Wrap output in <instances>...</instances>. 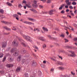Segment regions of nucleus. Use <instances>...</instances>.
<instances>
[{
  "mask_svg": "<svg viewBox=\"0 0 77 77\" xmlns=\"http://www.w3.org/2000/svg\"><path fill=\"white\" fill-rule=\"evenodd\" d=\"M21 35L22 36H23V38H25L26 40L27 41H31V38L30 37L28 36H26L25 35H23V34H22Z\"/></svg>",
  "mask_w": 77,
  "mask_h": 77,
  "instance_id": "1",
  "label": "nucleus"
},
{
  "mask_svg": "<svg viewBox=\"0 0 77 77\" xmlns=\"http://www.w3.org/2000/svg\"><path fill=\"white\" fill-rule=\"evenodd\" d=\"M70 52L71 54H69L68 56H71V57H76L77 56V55L75 54L74 52H72V51H70Z\"/></svg>",
  "mask_w": 77,
  "mask_h": 77,
  "instance_id": "2",
  "label": "nucleus"
},
{
  "mask_svg": "<svg viewBox=\"0 0 77 77\" xmlns=\"http://www.w3.org/2000/svg\"><path fill=\"white\" fill-rule=\"evenodd\" d=\"M38 1L34 0V4L32 5V6L34 8H37L38 7V5H36V4L37 3V2H38Z\"/></svg>",
  "mask_w": 77,
  "mask_h": 77,
  "instance_id": "3",
  "label": "nucleus"
},
{
  "mask_svg": "<svg viewBox=\"0 0 77 77\" xmlns=\"http://www.w3.org/2000/svg\"><path fill=\"white\" fill-rule=\"evenodd\" d=\"M19 53L20 52L18 51H15L13 55L14 56H17L19 54Z\"/></svg>",
  "mask_w": 77,
  "mask_h": 77,
  "instance_id": "4",
  "label": "nucleus"
},
{
  "mask_svg": "<svg viewBox=\"0 0 77 77\" xmlns=\"http://www.w3.org/2000/svg\"><path fill=\"white\" fill-rule=\"evenodd\" d=\"M69 1V0H66L65 1V2H66V5L68 6H70L71 4V2H70Z\"/></svg>",
  "mask_w": 77,
  "mask_h": 77,
  "instance_id": "5",
  "label": "nucleus"
},
{
  "mask_svg": "<svg viewBox=\"0 0 77 77\" xmlns=\"http://www.w3.org/2000/svg\"><path fill=\"white\" fill-rule=\"evenodd\" d=\"M32 65L33 67H35V66H36V63L33 61H32Z\"/></svg>",
  "mask_w": 77,
  "mask_h": 77,
  "instance_id": "6",
  "label": "nucleus"
},
{
  "mask_svg": "<svg viewBox=\"0 0 77 77\" xmlns=\"http://www.w3.org/2000/svg\"><path fill=\"white\" fill-rule=\"evenodd\" d=\"M23 23H24L25 24H34V23H32V22H28V21H24V22H23Z\"/></svg>",
  "mask_w": 77,
  "mask_h": 77,
  "instance_id": "7",
  "label": "nucleus"
},
{
  "mask_svg": "<svg viewBox=\"0 0 77 77\" xmlns=\"http://www.w3.org/2000/svg\"><path fill=\"white\" fill-rule=\"evenodd\" d=\"M55 64H57V65H63V63H62V62L57 61L55 63Z\"/></svg>",
  "mask_w": 77,
  "mask_h": 77,
  "instance_id": "8",
  "label": "nucleus"
},
{
  "mask_svg": "<svg viewBox=\"0 0 77 77\" xmlns=\"http://www.w3.org/2000/svg\"><path fill=\"white\" fill-rule=\"evenodd\" d=\"M13 65L12 64H7L6 65V66L8 67V68H11V67H12Z\"/></svg>",
  "mask_w": 77,
  "mask_h": 77,
  "instance_id": "9",
  "label": "nucleus"
},
{
  "mask_svg": "<svg viewBox=\"0 0 77 77\" xmlns=\"http://www.w3.org/2000/svg\"><path fill=\"white\" fill-rule=\"evenodd\" d=\"M71 75H61V77H70Z\"/></svg>",
  "mask_w": 77,
  "mask_h": 77,
  "instance_id": "10",
  "label": "nucleus"
},
{
  "mask_svg": "<svg viewBox=\"0 0 77 77\" xmlns=\"http://www.w3.org/2000/svg\"><path fill=\"white\" fill-rule=\"evenodd\" d=\"M21 70V67H18L16 70V71L17 72H19Z\"/></svg>",
  "mask_w": 77,
  "mask_h": 77,
  "instance_id": "11",
  "label": "nucleus"
},
{
  "mask_svg": "<svg viewBox=\"0 0 77 77\" xmlns=\"http://www.w3.org/2000/svg\"><path fill=\"white\" fill-rule=\"evenodd\" d=\"M6 42H4L2 45V48H5V47H6Z\"/></svg>",
  "mask_w": 77,
  "mask_h": 77,
  "instance_id": "12",
  "label": "nucleus"
},
{
  "mask_svg": "<svg viewBox=\"0 0 77 77\" xmlns=\"http://www.w3.org/2000/svg\"><path fill=\"white\" fill-rule=\"evenodd\" d=\"M39 39H40L41 41H45V39H44V38L42 37H39Z\"/></svg>",
  "mask_w": 77,
  "mask_h": 77,
  "instance_id": "13",
  "label": "nucleus"
},
{
  "mask_svg": "<svg viewBox=\"0 0 77 77\" xmlns=\"http://www.w3.org/2000/svg\"><path fill=\"white\" fill-rule=\"evenodd\" d=\"M65 6V4H63L61 5V7H60L59 8V10H62V8H63V7Z\"/></svg>",
  "mask_w": 77,
  "mask_h": 77,
  "instance_id": "14",
  "label": "nucleus"
},
{
  "mask_svg": "<svg viewBox=\"0 0 77 77\" xmlns=\"http://www.w3.org/2000/svg\"><path fill=\"white\" fill-rule=\"evenodd\" d=\"M12 43L13 44H14V45H16V46H18V43H17V42L14 41Z\"/></svg>",
  "mask_w": 77,
  "mask_h": 77,
  "instance_id": "15",
  "label": "nucleus"
},
{
  "mask_svg": "<svg viewBox=\"0 0 77 77\" xmlns=\"http://www.w3.org/2000/svg\"><path fill=\"white\" fill-rule=\"evenodd\" d=\"M4 28L5 29H6V30H11V29L9 28H8V27H7V26H4Z\"/></svg>",
  "mask_w": 77,
  "mask_h": 77,
  "instance_id": "16",
  "label": "nucleus"
},
{
  "mask_svg": "<svg viewBox=\"0 0 77 77\" xmlns=\"http://www.w3.org/2000/svg\"><path fill=\"white\" fill-rule=\"evenodd\" d=\"M43 30L44 31V32H48V29H47L46 28L43 27Z\"/></svg>",
  "mask_w": 77,
  "mask_h": 77,
  "instance_id": "17",
  "label": "nucleus"
},
{
  "mask_svg": "<svg viewBox=\"0 0 77 77\" xmlns=\"http://www.w3.org/2000/svg\"><path fill=\"white\" fill-rule=\"evenodd\" d=\"M0 13H1V14H4V10H3L2 9H0Z\"/></svg>",
  "mask_w": 77,
  "mask_h": 77,
  "instance_id": "18",
  "label": "nucleus"
},
{
  "mask_svg": "<svg viewBox=\"0 0 77 77\" xmlns=\"http://www.w3.org/2000/svg\"><path fill=\"white\" fill-rule=\"evenodd\" d=\"M49 14L50 15H53V11H49Z\"/></svg>",
  "mask_w": 77,
  "mask_h": 77,
  "instance_id": "19",
  "label": "nucleus"
},
{
  "mask_svg": "<svg viewBox=\"0 0 77 77\" xmlns=\"http://www.w3.org/2000/svg\"><path fill=\"white\" fill-rule=\"evenodd\" d=\"M26 50H23L21 51V53L22 54H24L25 53H26Z\"/></svg>",
  "mask_w": 77,
  "mask_h": 77,
  "instance_id": "20",
  "label": "nucleus"
},
{
  "mask_svg": "<svg viewBox=\"0 0 77 77\" xmlns=\"http://www.w3.org/2000/svg\"><path fill=\"white\" fill-rule=\"evenodd\" d=\"M22 62L23 63H24V62H27V60L26 59H23L22 60Z\"/></svg>",
  "mask_w": 77,
  "mask_h": 77,
  "instance_id": "21",
  "label": "nucleus"
},
{
  "mask_svg": "<svg viewBox=\"0 0 77 77\" xmlns=\"http://www.w3.org/2000/svg\"><path fill=\"white\" fill-rule=\"evenodd\" d=\"M38 75L39 76H41V71H38Z\"/></svg>",
  "mask_w": 77,
  "mask_h": 77,
  "instance_id": "22",
  "label": "nucleus"
},
{
  "mask_svg": "<svg viewBox=\"0 0 77 77\" xmlns=\"http://www.w3.org/2000/svg\"><path fill=\"white\" fill-rule=\"evenodd\" d=\"M51 59L53 61H54V62H55V63H56V62H57V60H56L55 59H54L53 58H51Z\"/></svg>",
  "mask_w": 77,
  "mask_h": 77,
  "instance_id": "23",
  "label": "nucleus"
},
{
  "mask_svg": "<svg viewBox=\"0 0 77 77\" xmlns=\"http://www.w3.org/2000/svg\"><path fill=\"white\" fill-rule=\"evenodd\" d=\"M24 75L25 77H29V75L28 73H25L24 74Z\"/></svg>",
  "mask_w": 77,
  "mask_h": 77,
  "instance_id": "24",
  "label": "nucleus"
},
{
  "mask_svg": "<svg viewBox=\"0 0 77 77\" xmlns=\"http://www.w3.org/2000/svg\"><path fill=\"white\" fill-rule=\"evenodd\" d=\"M17 59L18 61H20V60H21V56H20L18 57Z\"/></svg>",
  "mask_w": 77,
  "mask_h": 77,
  "instance_id": "25",
  "label": "nucleus"
},
{
  "mask_svg": "<svg viewBox=\"0 0 77 77\" xmlns=\"http://www.w3.org/2000/svg\"><path fill=\"white\" fill-rule=\"evenodd\" d=\"M28 20H29V21H34V20H34V19H33L32 18H28Z\"/></svg>",
  "mask_w": 77,
  "mask_h": 77,
  "instance_id": "26",
  "label": "nucleus"
},
{
  "mask_svg": "<svg viewBox=\"0 0 77 77\" xmlns=\"http://www.w3.org/2000/svg\"><path fill=\"white\" fill-rule=\"evenodd\" d=\"M15 51V50H14V49L12 48L11 49V52L12 53H13Z\"/></svg>",
  "mask_w": 77,
  "mask_h": 77,
  "instance_id": "27",
  "label": "nucleus"
},
{
  "mask_svg": "<svg viewBox=\"0 0 77 77\" xmlns=\"http://www.w3.org/2000/svg\"><path fill=\"white\" fill-rule=\"evenodd\" d=\"M7 4L8 6H12V4L8 2H7Z\"/></svg>",
  "mask_w": 77,
  "mask_h": 77,
  "instance_id": "28",
  "label": "nucleus"
},
{
  "mask_svg": "<svg viewBox=\"0 0 77 77\" xmlns=\"http://www.w3.org/2000/svg\"><path fill=\"white\" fill-rule=\"evenodd\" d=\"M13 17H18V15H17V14H15L13 15Z\"/></svg>",
  "mask_w": 77,
  "mask_h": 77,
  "instance_id": "29",
  "label": "nucleus"
},
{
  "mask_svg": "<svg viewBox=\"0 0 77 77\" xmlns=\"http://www.w3.org/2000/svg\"><path fill=\"white\" fill-rule=\"evenodd\" d=\"M58 68L59 69H61V70H63V69H64V68L61 67H58Z\"/></svg>",
  "mask_w": 77,
  "mask_h": 77,
  "instance_id": "30",
  "label": "nucleus"
},
{
  "mask_svg": "<svg viewBox=\"0 0 77 77\" xmlns=\"http://www.w3.org/2000/svg\"><path fill=\"white\" fill-rule=\"evenodd\" d=\"M3 23H4L5 24H10L9 22L3 21Z\"/></svg>",
  "mask_w": 77,
  "mask_h": 77,
  "instance_id": "31",
  "label": "nucleus"
},
{
  "mask_svg": "<svg viewBox=\"0 0 77 77\" xmlns=\"http://www.w3.org/2000/svg\"><path fill=\"white\" fill-rule=\"evenodd\" d=\"M22 7H23V6H22V5H21V4H19L18 5L19 8H22Z\"/></svg>",
  "mask_w": 77,
  "mask_h": 77,
  "instance_id": "32",
  "label": "nucleus"
},
{
  "mask_svg": "<svg viewBox=\"0 0 77 77\" xmlns=\"http://www.w3.org/2000/svg\"><path fill=\"white\" fill-rule=\"evenodd\" d=\"M21 44H22V45H23V46H24V47H27V45H25V44H24V43L23 42H22Z\"/></svg>",
  "mask_w": 77,
  "mask_h": 77,
  "instance_id": "33",
  "label": "nucleus"
},
{
  "mask_svg": "<svg viewBox=\"0 0 77 77\" xmlns=\"http://www.w3.org/2000/svg\"><path fill=\"white\" fill-rule=\"evenodd\" d=\"M6 57H4L3 58V60L2 61L3 62H5V60H6Z\"/></svg>",
  "mask_w": 77,
  "mask_h": 77,
  "instance_id": "34",
  "label": "nucleus"
},
{
  "mask_svg": "<svg viewBox=\"0 0 77 77\" xmlns=\"http://www.w3.org/2000/svg\"><path fill=\"white\" fill-rule=\"evenodd\" d=\"M26 6L27 7L29 8H31V6L30 5H29L27 4H26Z\"/></svg>",
  "mask_w": 77,
  "mask_h": 77,
  "instance_id": "35",
  "label": "nucleus"
},
{
  "mask_svg": "<svg viewBox=\"0 0 77 77\" xmlns=\"http://www.w3.org/2000/svg\"><path fill=\"white\" fill-rule=\"evenodd\" d=\"M30 10L31 11H32V12H36L35 10L33 9H30Z\"/></svg>",
  "mask_w": 77,
  "mask_h": 77,
  "instance_id": "36",
  "label": "nucleus"
},
{
  "mask_svg": "<svg viewBox=\"0 0 77 77\" xmlns=\"http://www.w3.org/2000/svg\"><path fill=\"white\" fill-rule=\"evenodd\" d=\"M23 3H24L25 4H26L27 3V2L25 1V0H23L22 2Z\"/></svg>",
  "mask_w": 77,
  "mask_h": 77,
  "instance_id": "37",
  "label": "nucleus"
},
{
  "mask_svg": "<svg viewBox=\"0 0 77 77\" xmlns=\"http://www.w3.org/2000/svg\"><path fill=\"white\" fill-rule=\"evenodd\" d=\"M51 0H48V1H47V3H51Z\"/></svg>",
  "mask_w": 77,
  "mask_h": 77,
  "instance_id": "38",
  "label": "nucleus"
},
{
  "mask_svg": "<svg viewBox=\"0 0 77 77\" xmlns=\"http://www.w3.org/2000/svg\"><path fill=\"white\" fill-rule=\"evenodd\" d=\"M33 47L34 48H36V49H37V50H38V47H37V46H33Z\"/></svg>",
  "mask_w": 77,
  "mask_h": 77,
  "instance_id": "39",
  "label": "nucleus"
},
{
  "mask_svg": "<svg viewBox=\"0 0 77 77\" xmlns=\"http://www.w3.org/2000/svg\"><path fill=\"white\" fill-rule=\"evenodd\" d=\"M3 56V54L1 53L0 55V58H2Z\"/></svg>",
  "mask_w": 77,
  "mask_h": 77,
  "instance_id": "40",
  "label": "nucleus"
},
{
  "mask_svg": "<svg viewBox=\"0 0 77 77\" xmlns=\"http://www.w3.org/2000/svg\"><path fill=\"white\" fill-rule=\"evenodd\" d=\"M71 74L73 75H74L75 74V73L74 72H71Z\"/></svg>",
  "mask_w": 77,
  "mask_h": 77,
  "instance_id": "41",
  "label": "nucleus"
},
{
  "mask_svg": "<svg viewBox=\"0 0 77 77\" xmlns=\"http://www.w3.org/2000/svg\"><path fill=\"white\" fill-rule=\"evenodd\" d=\"M60 37H62V38H64L65 37V35L63 34H61L60 35Z\"/></svg>",
  "mask_w": 77,
  "mask_h": 77,
  "instance_id": "42",
  "label": "nucleus"
},
{
  "mask_svg": "<svg viewBox=\"0 0 77 77\" xmlns=\"http://www.w3.org/2000/svg\"><path fill=\"white\" fill-rule=\"evenodd\" d=\"M43 48H46V45L45 44H44L43 46Z\"/></svg>",
  "mask_w": 77,
  "mask_h": 77,
  "instance_id": "43",
  "label": "nucleus"
},
{
  "mask_svg": "<svg viewBox=\"0 0 77 77\" xmlns=\"http://www.w3.org/2000/svg\"><path fill=\"white\" fill-rule=\"evenodd\" d=\"M64 40L65 41V42H68V40L66 38H65Z\"/></svg>",
  "mask_w": 77,
  "mask_h": 77,
  "instance_id": "44",
  "label": "nucleus"
},
{
  "mask_svg": "<svg viewBox=\"0 0 77 77\" xmlns=\"http://www.w3.org/2000/svg\"><path fill=\"white\" fill-rule=\"evenodd\" d=\"M76 3L75 2H72V4L73 5H76Z\"/></svg>",
  "mask_w": 77,
  "mask_h": 77,
  "instance_id": "45",
  "label": "nucleus"
},
{
  "mask_svg": "<svg viewBox=\"0 0 77 77\" xmlns=\"http://www.w3.org/2000/svg\"><path fill=\"white\" fill-rule=\"evenodd\" d=\"M8 60L10 62H12V60L11 58H10L9 59H8Z\"/></svg>",
  "mask_w": 77,
  "mask_h": 77,
  "instance_id": "46",
  "label": "nucleus"
},
{
  "mask_svg": "<svg viewBox=\"0 0 77 77\" xmlns=\"http://www.w3.org/2000/svg\"><path fill=\"white\" fill-rule=\"evenodd\" d=\"M60 13H61V14H64V13H65V11L64 10H63L61 11Z\"/></svg>",
  "mask_w": 77,
  "mask_h": 77,
  "instance_id": "47",
  "label": "nucleus"
},
{
  "mask_svg": "<svg viewBox=\"0 0 77 77\" xmlns=\"http://www.w3.org/2000/svg\"><path fill=\"white\" fill-rule=\"evenodd\" d=\"M51 72H53L54 71V69L52 68L50 70Z\"/></svg>",
  "mask_w": 77,
  "mask_h": 77,
  "instance_id": "48",
  "label": "nucleus"
},
{
  "mask_svg": "<svg viewBox=\"0 0 77 77\" xmlns=\"http://www.w3.org/2000/svg\"><path fill=\"white\" fill-rule=\"evenodd\" d=\"M29 57V54H26V57Z\"/></svg>",
  "mask_w": 77,
  "mask_h": 77,
  "instance_id": "49",
  "label": "nucleus"
},
{
  "mask_svg": "<svg viewBox=\"0 0 77 77\" xmlns=\"http://www.w3.org/2000/svg\"><path fill=\"white\" fill-rule=\"evenodd\" d=\"M69 8H70V9H73V7H72V6H69Z\"/></svg>",
  "mask_w": 77,
  "mask_h": 77,
  "instance_id": "50",
  "label": "nucleus"
},
{
  "mask_svg": "<svg viewBox=\"0 0 77 77\" xmlns=\"http://www.w3.org/2000/svg\"><path fill=\"white\" fill-rule=\"evenodd\" d=\"M41 66L42 67V68H44V67L45 66L43 64H41Z\"/></svg>",
  "mask_w": 77,
  "mask_h": 77,
  "instance_id": "51",
  "label": "nucleus"
},
{
  "mask_svg": "<svg viewBox=\"0 0 77 77\" xmlns=\"http://www.w3.org/2000/svg\"><path fill=\"white\" fill-rule=\"evenodd\" d=\"M71 15L73 16V17H74V14L73 13H72V12L71 13Z\"/></svg>",
  "mask_w": 77,
  "mask_h": 77,
  "instance_id": "52",
  "label": "nucleus"
},
{
  "mask_svg": "<svg viewBox=\"0 0 77 77\" xmlns=\"http://www.w3.org/2000/svg\"><path fill=\"white\" fill-rule=\"evenodd\" d=\"M64 29H65L66 30H67V29H68V27H65Z\"/></svg>",
  "mask_w": 77,
  "mask_h": 77,
  "instance_id": "53",
  "label": "nucleus"
},
{
  "mask_svg": "<svg viewBox=\"0 0 77 77\" xmlns=\"http://www.w3.org/2000/svg\"><path fill=\"white\" fill-rule=\"evenodd\" d=\"M41 0V1H42V2L43 3H45V2H46V0Z\"/></svg>",
  "mask_w": 77,
  "mask_h": 77,
  "instance_id": "54",
  "label": "nucleus"
},
{
  "mask_svg": "<svg viewBox=\"0 0 77 77\" xmlns=\"http://www.w3.org/2000/svg\"><path fill=\"white\" fill-rule=\"evenodd\" d=\"M65 8H66V9L68 8V5H66L65 6Z\"/></svg>",
  "mask_w": 77,
  "mask_h": 77,
  "instance_id": "55",
  "label": "nucleus"
},
{
  "mask_svg": "<svg viewBox=\"0 0 77 77\" xmlns=\"http://www.w3.org/2000/svg\"><path fill=\"white\" fill-rule=\"evenodd\" d=\"M39 7L40 8H43V6H42L41 5H39Z\"/></svg>",
  "mask_w": 77,
  "mask_h": 77,
  "instance_id": "56",
  "label": "nucleus"
},
{
  "mask_svg": "<svg viewBox=\"0 0 77 77\" xmlns=\"http://www.w3.org/2000/svg\"><path fill=\"white\" fill-rule=\"evenodd\" d=\"M73 40L74 41H77V38H75Z\"/></svg>",
  "mask_w": 77,
  "mask_h": 77,
  "instance_id": "57",
  "label": "nucleus"
},
{
  "mask_svg": "<svg viewBox=\"0 0 77 77\" xmlns=\"http://www.w3.org/2000/svg\"><path fill=\"white\" fill-rule=\"evenodd\" d=\"M1 17L3 18H4L5 17V16H3V15H1Z\"/></svg>",
  "mask_w": 77,
  "mask_h": 77,
  "instance_id": "58",
  "label": "nucleus"
},
{
  "mask_svg": "<svg viewBox=\"0 0 77 77\" xmlns=\"http://www.w3.org/2000/svg\"><path fill=\"white\" fill-rule=\"evenodd\" d=\"M48 37H49L50 39H51V35H48Z\"/></svg>",
  "mask_w": 77,
  "mask_h": 77,
  "instance_id": "59",
  "label": "nucleus"
},
{
  "mask_svg": "<svg viewBox=\"0 0 77 77\" xmlns=\"http://www.w3.org/2000/svg\"><path fill=\"white\" fill-rule=\"evenodd\" d=\"M43 63H44L45 64L46 63V61H43Z\"/></svg>",
  "mask_w": 77,
  "mask_h": 77,
  "instance_id": "60",
  "label": "nucleus"
},
{
  "mask_svg": "<svg viewBox=\"0 0 77 77\" xmlns=\"http://www.w3.org/2000/svg\"><path fill=\"white\" fill-rule=\"evenodd\" d=\"M59 57L60 59H61V60H62V57L59 56Z\"/></svg>",
  "mask_w": 77,
  "mask_h": 77,
  "instance_id": "61",
  "label": "nucleus"
},
{
  "mask_svg": "<svg viewBox=\"0 0 77 77\" xmlns=\"http://www.w3.org/2000/svg\"><path fill=\"white\" fill-rule=\"evenodd\" d=\"M69 11V9H67L66 10V12H68Z\"/></svg>",
  "mask_w": 77,
  "mask_h": 77,
  "instance_id": "62",
  "label": "nucleus"
},
{
  "mask_svg": "<svg viewBox=\"0 0 77 77\" xmlns=\"http://www.w3.org/2000/svg\"><path fill=\"white\" fill-rule=\"evenodd\" d=\"M30 77H35V76L34 75H31Z\"/></svg>",
  "mask_w": 77,
  "mask_h": 77,
  "instance_id": "63",
  "label": "nucleus"
},
{
  "mask_svg": "<svg viewBox=\"0 0 77 77\" xmlns=\"http://www.w3.org/2000/svg\"><path fill=\"white\" fill-rule=\"evenodd\" d=\"M17 14H19L20 15H21V13H17Z\"/></svg>",
  "mask_w": 77,
  "mask_h": 77,
  "instance_id": "64",
  "label": "nucleus"
}]
</instances>
